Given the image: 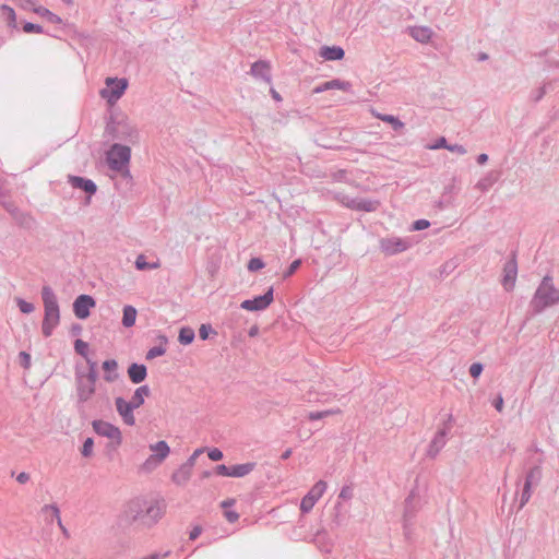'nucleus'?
Masks as SVG:
<instances>
[{"label": "nucleus", "mask_w": 559, "mask_h": 559, "mask_svg": "<svg viewBox=\"0 0 559 559\" xmlns=\"http://www.w3.org/2000/svg\"><path fill=\"white\" fill-rule=\"evenodd\" d=\"M556 304H559V289L554 286L552 277L545 275L530 301L528 312L536 316Z\"/></svg>", "instance_id": "1"}, {"label": "nucleus", "mask_w": 559, "mask_h": 559, "mask_svg": "<svg viewBox=\"0 0 559 559\" xmlns=\"http://www.w3.org/2000/svg\"><path fill=\"white\" fill-rule=\"evenodd\" d=\"M41 299L45 310L41 332L45 337H49L60 322V308L53 289L48 285L41 288Z\"/></svg>", "instance_id": "2"}, {"label": "nucleus", "mask_w": 559, "mask_h": 559, "mask_svg": "<svg viewBox=\"0 0 559 559\" xmlns=\"http://www.w3.org/2000/svg\"><path fill=\"white\" fill-rule=\"evenodd\" d=\"M107 163L111 170L119 171L123 177L131 178L128 165L131 159V148L128 145L115 143L107 151Z\"/></svg>", "instance_id": "3"}, {"label": "nucleus", "mask_w": 559, "mask_h": 559, "mask_svg": "<svg viewBox=\"0 0 559 559\" xmlns=\"http://www.w3.org/2000/svg\"><path fill=\"white\" fill-rule=\"evenodd\" d=\"M106 133L118 141L134 144L139 140L138 129L128 120H111L106 126Z\"/></svg>", "instance_id": "4"}, {"label": "nucleus", "mask_w": 559, "mask_h": 559, "mask_svg": "<svg viewBox=\"0 0 559 559\" xmlns=\"http://www.w3.org/2000/svg\"><path fill=\"white\" fill-rule=\"evenodd\" d=\"M96 381L97 380L91 381V379L85 376V371L81 367H75V389L79 407H82V405L90 401L95 394Z\"/></svg>", "instance_id": "5"}, {"label": "nucleus", "mask_w": 559, "mask_h": 559, "mask_svg": "<svg viewBox=\"0 0 559 559\" xmlns=\"http://www.w3.org/2000/svg\"><path fill=\"white\" fill-rule=\"evenodd\" d=\"M94 431L102 437L108 438L110 441L107 444L108 449L116 450L122 443V436L120 429L102 419H95L92 421Z\"/></svg>", "instance_id": "6"}, {"label": "nucleus", "mask_w": 559, "mask_h": 559, "mask_svg": "<svg viewBox=\"0 0 559 559\" xmlns=\"http://www.w3.org/2000/svg\"><path fill=\"white\" fill-rule=\"evenodd\" d=\"M543 473L540 465H535L527 471L520 498L519 509H522L530 501L532 488L539 485Z\"/></svg>", "instance_id": "7"}, {"label": "nucleus", "mask_w": 559, "mask_h": 559, "mask_svg": "<svg viewBox=\"0 0 559 559\" xmlns=\"http://www.w3.org/2000/svg\"><path fill=\"white\" fill-rule=\"evenodd\" d=\"M106 85L107 88L100 91V96L107 99L109 104H115L119 98H121V96L128 88V80L118 78H107Z\"/></svg>", "instance_id": "8"}, {"label": "nucleus", "mask_w": 559, "mask_h": 559, "mask_svg": "<svg viewBox=\"0 0 559 559\" xmlns=\"http://www.w3.org/2000/svg\"><path fill=\"white\" fill-rule=\"evenodd\" d=\"M411 245L409 239L400 237H384L379 240L380 250L386 255L404 252Z\"/></svg>", "instance_id": "9"}, {"label": "nucleus", "mask_w": 559, "mask_h": 559, "mask_svg": "<svg viewBox=\"0 0 559 559\" xmlns=\"http://www.w3.org/2000/svg\"><path fill=\"white\" fill-rule=\"evenodd\" d=\"M146 501L140 498L130 500L123 510V516L129 523L139 522L143 525Z\"/></svg>", "instance_id": "10"}, {"label": "nucleus", "mask_w": 559, "mask_h": 559, "mask_svg": "<svg viewBox=\"0 0 559 559\" xmlns=\"http://www.w3.org/2000/svg\"><path fill=\"white\" fill-rule=\"evenodd\" d=\"M326 483L324 480L317 481L309 492L301 499L300 510L302 513H309L314 507L316 502L322 497L326 490Z\"/></svg>", "instance_id": "11"}, {"label": "nucleus", "mask_w": 559, "mask_h": 559, "mask_svg": "<svg viewBox=\"0 0 559 559\" xmlns=\"http://www.w3.org/2000/svg\"><path fill=\"white\" fill-rule=\"evenodd\" d=\"M274 300V289L270 287L263 295L253 299L243 300L240 307L248 311H261L266 309Z\"/></svg>", "instance_id": "12"}, {"label": "nucleus", "mask_w": 559, "mask_h": 559, "mask_svg": "<svg viewBox=\"0 0 559 559\" xmlns=\"http://www.w3.org/2000/svg\"><path fill=\"white\" fill-rule=\"evenodd\" d=\"M404 535L406 539H411V525L412 520L418 510V502L414 490L411 491L404 503Z\"/></svg>", "instance_id": "13"}, {"label": "nucleus", "mask_w": 559, "mask_h": 559, "mask_svg": "<svg viewBox=\"0 0 559 559\" xmlns=\"http://www.w3.org/2000/svg\"><path fill=\"white\" fill-rule=\"evenodd\" d=\"M68 182L74 188V189H80L82 191H84L87 197L85 199V204L88 205L91 203V198L92 195H94L97 191V186L96 183L88 179V178H84V177H80V176H74V175H69L68 176Z\"/></svg>", "instance_id": "14"}, {"label": "nucleus", "mask_w": 559, "mask_h": 559, "mask_svg": "<svg viewBox=\"0 0 559 559\" xmlns=\"http://www.w3.org/2000/svg\"><path fill=\"white\" fill-rule=\"evenodd\" d=\"M96 305L95 299L90 295H80L73 302V312L78 319H86L91 314V309Z\"/></svg>", "instance_id": "15"}, {"label": "nucleus", "mask_w": 559, "mask_h": 559, "mask_svg": "<svg viewBox=\"0 0 559 559\" xmlns=\"http://www.w3.org/2000/svg\"><path fill=\"white\" fill-rule=\"evenodd\" d=\"M518 275V263L515 253L512 254V258L508 260L503 266V278L502 285L506 290H512Z\"/></svg>", "instance_id": "16"}, {"label": "nucleus", "mask_w": 559, "mask_h": 559, "mask_svg": "<svg viewBox=\"0 0 559 559\" xmlns=\"http://www.w3.org/2000/svg\"><path fill=\"white\" fill-rule=\"evenodd\" d=\"M115 404L117 412L121 416L123 423L128 426H133L135 424L133 411L136 407L130 401H126L122 397H116Z\"/></svg>", "instance_id": "17"}, {"label": "nucleus", "mask_w": 559, "mask_h": 559, "mask_svg": "<svg viewBox=\"0 0 559 559\" xmlns=\"http://www.w3.org/2000/svg\"><path fill=\"white\" fill-rule=\"evenodd\" d=\"M448 433L445 429H439L435 433L432 440L430 441L427 449V456L430 459H436L440 451L445 447L448 442Z\"/></svg>", "instance_id": "18"}, {"label": "nucleus", "mask_w": 559, "mask_h": 559, "mask_svg": "<svg viewBox=\"0 0 559 559\" xmlns=\"http://www.w3.org/2000/svg\"><path fill=\"white\" fill-rule=\"evenodd\" d=\"M250 74L255 79H261L266 83H271V66L270 62L264 60H258L252 63Z\"/></svg>", "instance_id": "19"}, {"label": "nucleus", "mask_w": 559, "mask_h": 559, "mask_svg": "<svg viewBox=\"0 0 559 559\" xmlns=\"http://www.w3.org/2000/svg\"><path fill=\"white\" fill-rule=\"evenodd\" d=\"M163 514H164V510L159 506V503L156 502V503L148 504L146 502L145 516H144L143 525L146 526V527L153 526L154 524H156L163 518Z\"/></svg>", "instance_id": "20"}, {"label": "nucleus", "mask_w": 559, "mask_h": 559, "mask_svg": "<svg viewBox=\"0 0 559 559\" xmlns=\"http://www.w3.org/2000/svg\"><path fill=\"white\" fill-rule=\"evenodd\" d=\"M128 376L132 383H141L147 376L145 365L133 362L128 367Z\"/></svg>", "instance_id": "21"}, {"label": "nucleus", "mask_w": 559, "mask_h": 559, "mask_svg": "<svg viewBox=\"0 0 559 559\" xmlns=\"http://www.w3.org/2000/svg\"><path fill=\"white\" fill-rule=\"evenodd\" d=\"M432 34V29L428 26H414L409 28V35L421 44H427L431 39Z\"/></svg>", "instance_id": "22"}, {"label": "nucleus", "mask_w": 559, "mask_h": 559, "mask_svg": "<svg viewBox=\"0 0 559 559\" xmlns=\"http://www.w3.org/2000/svg\"><path fill=\"white\" fill-rule=\"evenodd\" d=\"M320 56L325 60L336 61L342 60L345 56V51L338 46H323L320 49Z\"/></svg>", "instance_id": "23"}, {"label": "nucleus", "mask_w": 559, "mask_h": 559, "mask_svg": "<svg viewBox=\"0 0 559 559\" xmlns=\"http://www.w3.org/2000/svg\"><path fill=\"white\" fill-rule=\"evenodd\" d=\"M192 469L181 464L171 475V480L178 486H185L190 479Z\"/></svg>", "instance_id": "24"}, {"label": "nucleus", "mask_w": 559, "mask_h": 559, "mask_svg": "<svg viewBox=\"0 0 559 559\" xmlns=\"http://www.w3.org/2000/svg\"><path fill=\"white\" fill-rule=\"evenodd\" d=\"M103 369L105 371L104 380L107 382H114L119 378L117 372L118 362L115 359H107L103 362Z\"/></svg>", "instance_id": "25"}, {"label": "nucleus", "mask_w": 559, "mask_h": 559, "mask_svg": "<svg viewBox=\"0 0 559 559\" xmlns=\"http://www.w3.org/2000/svg\"><path fill=\"white\" fill-rule=\"evenodd\" d=\"M379 202L369 199H356L352 201L350 207L364 212H373L378 209Z\"/></svg>", "instance_id": "26"}, {"label": "nucleus", "mask_w": 559, "mask_h": 559, "mask_svg": "<svg viewBox=\"0 0 559 559\" xmlns=\"http://www.w3.org/2000/svg\"><path fill=\"white\" fill-rule=\"evenodd\" d=\"M150 449L154 452L153 453L154 460L157 459V461H160V462H163L170 452L169 445L164 440H160L154 444H151Z\"/></svg>", "instance_id": "27"}, {"label": "nucleus", "mask_w": 559, "mask_h": 559, "mask_svg": "<svg viewBox=\"0 0 559 559\" xmlns=\"http://www.w3.org/2000/svg\"><path fill=\"white\" fill-rule=\"evenodd\" d=\"M257 463L248 462L230 466V477H245L255 468Z\"/></svg>", "instance_id": "28"}, {"label": "nucleus", "mask_w": 559, "mask_h": 559, "mask_svg": "<svg viewBox=\"0 0 559 559\" xmlns=\"http://www.w3.org/2000/svg\"><path fill=\"white\" fill-rule=\"evenodd\" d=\"M158 340H159V345L154 346L147 350V353L145 355V358L147 360H152L158 356H163L166 353V344L168 343L167 337L165 335H159Z\"/></svg>", "instance_id": "29"}, {"label": "nucleus", "mask_w": 559, "mask_h": 559, "mask_svg": "<svg viewBox=\"0 0 559 559\" xmlns=\"http://www.w3.org/2000/svg\"><path fill=\"white\" fill-rule=\"evenodd\" d=\"M151 394V390L147 385H141L135 391L130 402L139 408L144 403V399Z\"/></svg>", "instance_id": "30"}, {"label": "nucleus", "mask_w": 559, "mask_h": 559, "mask_svg": "<svg viewBox=\"0 0 559 559\" xmlns=\"http://www.w3.org/2000/svg\"><path fill=\"white\" fill-rule=\"evenodd\" d=\"M136 309L133 306L127 305L123 307L122 325L124 328H131L135 323Z\"/></svg>", "instance_id": "31"}, {"label": "nucleus", "mask_w": 559, "mask_h": 559, "mask_svg": "<svg viewBox=\"0 0 559 559\" xmlns=\"http://www.w3.org/2000/svg\"><path fill=\"white\" fill-rule=\"evenodd\" d=\"M373 116L380 119L381 121L388 122L392 126L394 131H399L404 128V122H402L397 117L386 114H376L372 111Z\"/></svg>", "instance_id": "32"}, {"label": "nucleus", "mask_w": 559, "mask_h": 559, "mask_svg": "<svg viewBox=\"0 0 559 559\" xmlns=\"http://www.w3.org/2000/svg\"><path fill=\"white\" fill-rule=\"evenodd\" d=\"M0 11L8 26L15 28L16 27V14L13 8L2 4L0 7Z\"/></svg>", "instance_id": "33"}, {"label": "nucleus", "mask_w": 559, "mask_h": 559, "mask_svg": "<svg viewBox=\"0 0 559 559\" xmlns=\"http://www.w3.org/2000/svg\"><path fill=\"white\" fill-rule=\"evenodd\" d=\"M195 337L194 330L190 326H182L179 331L178 341L182 345H189Z\"/></svg>", "instance_id": "34"}, {"label": "nucleus", "mask_w": 559, "mask_h": 559, "mask_svg": "<svg viewBox=\"0 0 559 559\" xmlns=\"http://www.w3.org/2000/svg\"><path fill=\"white\" fill-rule=\"evenodd\" d=\"M44 512H47V511H51L52 513V516H55L57 519V522H58V525L59 527L61 528L62 531V534L66 536V537H69L70 534L68 532V530L63 526L62 524V521H61V518H60V511H59V508L55 504H46L41 509Z\"/></svg>", "instance_id": "35"}, {"label": "nucleus", "mask_w": 559, "mask_h": 559, "mask_svg": "<svg viewBox=\"0 0 559 559\" xmlns=\"http://www.w3.org/2000/svg\"><path fill=\"white\" fill-rule=\"evenodd\" d=\"M340 413H341L340 408H331V409H325V411H321V412H310L307 415V418L311 421H314V420H320V419H323V418H326L329 416L336 415Z\"/></svg>", "instance_id": "36"}, {"label": "nucleus", "mask_w": 559, "mask_h": 559, "mask_svg": "<svg viewBox=\"0 0 559 559\" xmlns=\"http://www.w3.org/2000/svg\"><path fill=\"white\" fill-rule=\"evenodd\" d=\"M159 262L158 261H155V262H146V258L144 254H140L138 255L136 260H135V267L138 270H141V271H144V270H155V269H158L159 267Z\"/></svg>", "instance_id": "37"}, {"label": "nucleus", "mask_w": 559, "mask_h": 559, "mask_svg": "<svg viewBox=\"0 0 559 559\" xmlns=\"http://www.w3.org/2000/svg\"><path fill=\"white\" fill-rule=\"evenodd\" d=\"M34 11L37 14L41 15L43 17L47 19V21L52 24L62 23V19L60 16H58L57 14L52 13L51 11H49L48 9H46L44 7H38V8L34 9Z\"/></svg>", "instance_id": "38"}, {"label": "nucleus", "mask_w": 559, "mask_h": 559, "mask_svg": "<svg viewBox=\"0 0 559 559\" xmlns=\"http://www.w3.org/2000/svg\"><path fill=\"white\" fill-rule=\"evenodd\" d=\"M330 90L337 88L344 92H350L352 91V83L348 81H343L340 79H333L329 81Z\"/></svg>", "instance_id": "39"}, {"label": "nucleus", "mask_w": 559, "mask_h": 559, "mask_svg": "<svg viewBox=\"0 0 559 559\" xmlns=\"http://www.w3.org/2000/svg\"><path fill=\"white\" fill-rule=\"evenodd\" d=\"M85 360H86V364L88 367V370L85 371V376H87L88 379H91V381L97 380L98 379L97 362L95 360H93L92 358H90L88 356L85 357Z\"/></svg>", "instance_id": "40"}, {"label": "nucleus", "mask_w": 559, "mask_h": 559, "mask_svg": "<svg viewBox=\"0 0 559 559\" xmlns=\"http://www.w3.org/2000/svg\"><path fill=\"white\" fill-rule=\"evenodd\" d=\"M74 350L76 352V354L85 358L88 356V344L83 340L78 338L74 342Z\"/></svg>", "instance_id": "41"}, {"label": "nucleus", "mask_w": 559, "mask_h": 559, "mask_svg": "<svg viewBox=\"0 0 559 559\" xmlns=\"http://www.w3.org/2000/svg\"><path fill=\"white\" fill-rule=\"evenodd\" d=\"M16 304L22 313L29 314L34 311L35 307L32 302H28L22 298H16Z\"/></svg>", "instance_id": "42"}, {"label": "nucleus", "mask_w": 559, "mask_h": 559, "mask_svg": "<svg viewBox=\"0 0 559 559\" xmlns=\"http://www.w3.org/2000/svg\"><path fill=\"white\" fill-rule=\"evenodd\" d=\"M93 447H94V440L92 438H87L84 443H83V447L81 449V454L84 456V457H90L92 456L93 454Z\"/></svg>", "instance_id": "43"}, {"label": "nucleus", "mask_w": 559, "mask_h": 559, "mask_svg": "<svg viewBox=\"0 0 559 559\" xmlns=\"http://www.w3.org/2000/svg\"><path fill=\"white\" fill-rule=\"evenodd\" d=\"M23 31L25 33H36V34H41L44 33V28L41 25L39 24H35V23H31V22H26L24 25H23Z\"/></svg>", "instance_id": "44"}, {"label": "nucleus", "mask_w": 559, "mask_h": 559, "mask_svg": "<svg viewBox=\"0 0 559 559\" xmlns=\"http://www.w3.org/2000/svg\"><path fill=\"white\" fill-rule=\"evenodd\" d=\"M264 262L262 259L260 258H252L249 260V263H248V270L250 272H255V271H259L261 269L264 267Z\"/></svg>", "instance_id": "45"}, {"label": "nucleus", "mask_w": 559, "mask_h": 559, "mask_svg": "<svg viewBox=\"0 0 559 559\" xmlns=\"http://www.w3.org/2000/svg\"><path fill=\"white\" fill-rule=\"evenodd\" d=\"M210 334H216L211 324H202L199 329V336L201 340H207Z\"/></svg>", "instance_id": "46"}, {"label": "nucleus", "mask_w": 559, "mask_h": 559, "mask_svg": "<svg viewBox=\"0 0 559 559\" xmlns=\"http://www.w3.org/2000/svg\"><path fill=\"white\" fill-rule=\"evenodd\" d=\"M546 85H543L531 93V99L534 103H538L546 95Z\"/></svg>", "instance_id": "47"}, {"label": "nucleus", "mask_w": 559, "mask_h": 559, "mask_svg": "<svg viewBox=\"0 0 559 559\" xmlns=\"http://www.w3.org/2000/svg\"><path fill=\"white\" fill-rule=\"evenodd\" d=\"M162 462L160 461H157L154 460V455H150L148 459L143 463L142 465V469L146 471V472H150L152 471L153 468H155L157 465H159Z\"/></svg>", "instance_id": "48"}, {"label": "nucleus", "mask_w": 559, "mask_h": 559, "mask_svg": "<svg viewBox=\"0 0 559 559\" xmlns=\"http://www.w3.org/2000/svg\"><path fill=\"white\" fill-rule=\"evenodd\" d=\"M300 264H301L300 259L293 261L292 264L288 266V269L284 272L283 278L290 277L298 270Z\"/></svg>", "instance_id": "49"}, {"label": "nucleus", "mask_w": 559, "mask_h": 559, "mask_svg": "<svg viewBox=\"0 0 559 559\" xmlns=\"http://www.w3.org/2000/svg\"><path fill=\"white\" fill-rule=\"evenodd\" d=\"M203 449H197L183 464L193 469L197 459L203 453Z\"/></svg>", "instance_id": "50"}, {"label": "nucleus", "mask_w": 559, "mask_h": 559, "mask_svg": "<svg viewBox=\"0 0 559 559\" xmlns=\"http://www.w3.org/2000/svg\"><path fill=\"white\" fill-rule=\"evenodd\" d=\"M483 370H484V366H483V364H480V362H474V364H472V365H471V367H469V374H471L473 378H475V379H476V378H478V377L481 374Z\"/></svg>", "instance_id": "51"}, {"label": "nucleus", "mask_w": 559, "mask_h": 559, "mask_svg": "<svg viewBox=\"0 0 559 559\" xmlns=\"http://www.w3.org/2000/svg\"><path fill=\"white\" fill-rule=\"evenodd\" d=\"M19 359H20V365L23 368L28 369L31 367V356L26 352H21L19 354Z\"/></svg>", "instance_id": "52"}, {"label": "nucleus", "mask_w": 559, "mask_h": 559, "mask_svg": "<svg viewBox=\"0 0 559 559\" xmlns=\"http://www.w3.org/2000/svg\"><path fill=\"white\" fill-rule=\"evenodd\" d=\"M430 226V222L427 219H417L412 225V230H424Z\"/></svg>", "instance_id": "53"}, {"label": "nucleus", "mask_w": 559, "mask_h": 559, "mask_svg": "<svg viewBox=\"0 0 559 559\" xmlns=\"http://www.w3.org/2000/svg\"><path fill=\"white\" fill-rule=\"evenodd\" d=\"M207 455H209V459L212 461H221L224 456L223 452L217 448H213V449L209 450Z\"/></svg>", "instance_id": "54"}, {"label": "nucleus", "mask_w": 559, "mask_h": 559, "mask_svg": "<svg viewBox=\"0 0 559 559\" xmlns=\"http://www.w3.org/2000/svg\"><path fill=\"white\" fill-rule=\"evenodd\" d=\"M449 144L447 142V139L441 136L432 145L429 146L430 150H439V148H447L448 150Z\"/></svg>", "instance_id": "55"}, {"label": "nucleus", "mask_w": 559, "mask_h": 559, "mask_svg": "<svg viewBox=\"0 0 559 559\" xmlns=\"http://www.w3.org/2000/svg\"><path fill=\"white\" fill-rule=\"evenodd\" d=\"M353 497V489L349 486H344L338 495V499L348 500Z\"/></svg>", "instance_id": "56"}, {"label": "nucleus", "mask_w": 559, "mask_h": 559, "mask_svg": "<svg viewBox=\"0 0 559 559\" xmlns=\"http://www.w3.org/2000/svg\"><path fill=\"white\" fill-rule=\"evenodd\" d=\"M215 473L219 476L230 477V466H226L224 464L217 465L215 467Z\"/></svg>", "instance_id": "57"}, {"label": "nucleus", "mask_w": 559, "mask_h": 559, "mask_svg": "<svg viewBox=\"0 0 559 559\" xmlns=\"http://www.w3.org/2000/svg\"><path fill=\"white\" fill-rule=\"evenodd\" d=\"M448 150L450 152H454V153H456L459 155H465L466 152H467L466 148L463 145H461V144H449Z\"/></svg>", "instance_id": "58"}, {"label": "nucleus", "mask_w": 559, "mask_h": 559, "mask_svg": "<svg viewBox=\"0 0 559 559\" xmlns=\"http://www.w3.org/2000/svg\"><path fill=\"white\" fill-rule=\"evenodd\" d=\"M453 423H454V418L451 414L448 415V418L442 423V426L439 427V429H445L447 428V433L449 435L452 427H453Z\"/></svg>", "instance_id": "59"}, {"label": "nucleus", "mask_w": 559, "mask_h": 559, "mask_svg": "<svg viewBox=\"0 0 559 559\" xmlns=\"http://www.w3.org/2000/svg\"><path fill=\"white\" fill-rule=\"evenodd\" d=\"M452 201H453L452 197H448V195L443 197L442 195L441 200L438 201L437 206L439 210H443V209L448 207L449 205H451Z\"/></svg>", "instance_id": "60"}, {"label": "nucleus", "mask_w": 559, "mask_h": 559, "mask_svg": "<svg viewBox=\"0 0 559 559\" xmlns=\"http://www.w3.org/2000/svg\"><path fill=\"white\" fill-rule=\"evenodd\" d=\"M202 533V527L200 525H195L192 527L189 534L190 540H195Z\"/></svg>", "instance_id": "61"}, {"label": "nucleus", "mask_w": 559, "mask_h": 559, "mask_svg": "<svg viewBox=\"0 0 559 559\" xmlns=\"http://www.w3.org/2000/svg\"><path fill=\"white\" fill-rule=\"evenodd\" d=\"M225 518L229 523H235L239 519V514L236 511H225Z\"/></svg>", "instance_id": "62"}, {"label": "nucleus", "mask_w": 559, "mask_h": 559, "mask_svg": "<svg viewBox=\"0 0 559 559\" xmlns=\"http://www.w3.org/2000/svg\"><path fill=\"white\" fill-rule=\"evenodd\" d=\"M491 186V181L488 179H481L477 182V188L481 189L483 191L487 190Z\"/></svg>", "instance_id": "63"}, {"label": "nucleus", "mask_w": 559, "mask_h": 559, "mask_svg": "<svg viewBox=\"0 0 559 559\" xmlns=\"http://www.w3.org/2000/svg\"><path fill=\"white\" fill-rule=\"evenodd\" d=\"M16 480L20 484H26L29 480V474H27L26 472H22L16 476Z\"/></svg>", "instance_id": "64"}]
</instances>
